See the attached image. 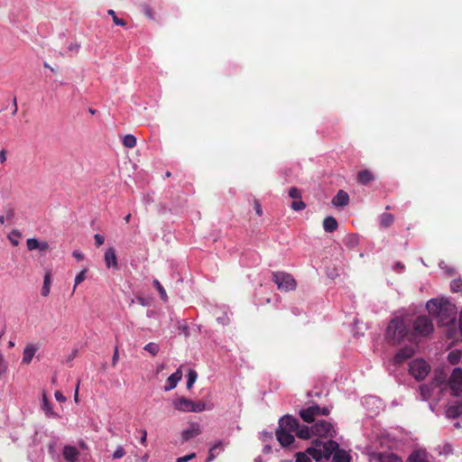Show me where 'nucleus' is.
<instances>
[{
	"instance_id": "f257e3e1",
	"label": "nucleus",
	"mask_w": 462,
	"mask_h": 462,
	"mask_svg": "<svg viewBox=\"0 0 462 462\" xmlns=\"http://www.w3.org/2000/svg\"><path fill=\"white\" fill-rule=\"evenodd\" d=\"M405 318H394L389 323L386 331V338L393 344H400L408 335V324Z\"/></svg>"
},
{
	"instance_id": "f03ea898",
	"label": "nucleus",
	"mask_w": 462,
	"mask_h": 462,
	"mask_svg": "<svg viewBox=\"0 0 462 462\" xmlns=\"http://www.w3.org/2000/svg\"><path fill=\"white\" fill-rule=\"evenodd\" d=\"M337 448L338 443L334 440L315 441L314 446L307 448V453L319 462L322 459L328 460Z\"/></svg>"
},
{
	"instance_id": "7ed1b4c3",
	"label": "nucleus",
	"mask_w": 462,
	"mask_h": 462,
	"mask_svg": "<svg viewBox=\"0 0 462 462\" xmlns=\"http://www.w3.org/2000/svg\"><path fill=\"white\" fill-rule=\"evenodd\" d=\"M430 372V365L422 358H416L410 363L409 373L417 381L424 380Z\"/></svg>"
},
{
	"instance_id": "20e7f679",
	"label": "nucleus",
	"mask_w": 462,
	"mask_h": 462,
	"mask_svg": "<svg viewBox=\"0 0 462 462\" xmlns=\"http://www.w3.org/2000/svg\"><path fill=\"white\" fill-rule=\"evenodd\" d=\"M173 406L182 412H199L206 409V404L203 402H194L184 397L175 400Z\"/></svg>"
},
{
	"instance_id": "39448f33",
	"label": "nucleus",
	"mask_w": 462,
	"mask_h": 462,
	"mask_svg": "<svg viewBox=\"0 0 462 462\" xmlns=\"http://www.w3.org/2000/svg\"><path fill=\"white\" fill-rule=\"evenodd\" d=\"M311 432L313 436L319 438H332L336 434L333 425L325 420H318L312 425Z\"/></svg>"
},
{
	"instance_id": "423d86ee",
	"label": "nucleus",
	"mask_w": 462,
	"mask_h": 462,
	"mask_svg": "<svg viewBox=\"0 0 462 462\" xmlns=\"http://www.w3.org/2000/svg\"><path fill=\"white\" fill-rule=\"evenodd\" d=\"M273 277V282L276 283L279 290L284 291L295 290L296 281L291 274L285 273H274Z\"/></svg>"
},
{
	"instance_id": "0eeeda50",
	"label": "nucleus",
	"mask_w": 462,
	"mask_h": 462,
	"mask_svg": "<svg viewBox=\"0 0 462 462\" xmlns=\"http://www.w3.org/2000/svg\"><path fill=\"white\" fill-rule=\"evenodd\" d=\"M328 408H320L319 405H312L307 409L300 410L299 414L305 422L310 423L313 422L317 417L328 415Z\"/></svg>"
},
{
	"instance_id": "6e6552de",
	"label": "nucleus",
	"mask_w": 462,
	"mask_h": 462,
	"mask_svg": "<svg viewBox=\"0 0 462 462\" xmlns=\"http://www.w3.org/2000/svg\"><path fill=\"white\" fill-rule=\"evenodd\" d=\"M433 329V324L427 317H418L413 322V331L416 335L428 336Z\"/></svg>"
},
{
	"instance_id": "1a4fd4ad",
	"label": "nucleus",
	"mask_w": 462,
	"mask_h": 462,
	"mask_svg": "<svg viewBox=\"0 0 462 462\" xmlns=\"http://www.w3.org/2000/svg\"><path fill=\"white\" fill-rule=\"evenodd\" d=\"M448 384L451 393L454 396H460L462 394V369L456 367L453 369L448 380Z\"/></svg>"
},
{
	"instance_id": "9d476101",
	"label": "nucleus",
	"mask_w": 462,
	"mask_h": 462,
	"mask_svg": "<svg viewBox=\"0 0 462 462\" xmlns=\"http://www.w3.org/2000/svg\"><path fill=\"white\" fill-rule=\"evenodd\" d=\"M293 430L277 428L276 437L282 447H288L294 441Z\"/></svg>"
},
{
	"instance_id": "9b49d317",
	"label": "nucleus",
	"mask_w": 462,
	"mask_h": 462,
	"mask_svg": "<svg viewBox=\"0 0 462 462\" xmlns=\"http://www.w3.org/2000/svg\"><path fill=\"white\" fill-rule=\"evenodd\" d=\"M278 428L287 429V430H291L293 431H296L297 429L299 428V421L292 415L286 414V415H283L279 420V426H278Z\"/></svg>"
},
{
	"instance_id": "f8f14e48",
	"label": "nucleus",
	"mask_w": 462,
	"mask_h": 462,
	"mask_svg": "<svg viewBox=\"0 0 462 462\" xmlns=\"http://www.w3.org/2000/svg\"><path fill=\"white\" fill-rule=\"evenodd\" d=\"M448 302L444 300H439L437 299H431L427 302V309L430 312L434 315L439 317L441 315L442 310L445 306H448Z\"/></svg>"
},
{
	"instance_id": "ddd939ff",
	"label": "nucleus",
	"mask_w": 462,
	"mask_h": 462,
	"mask_svg": "<svg viewBox=\"0 0 462 462\" xmlns=\"http://www.w3.org/2000/svg\"><path fill=\"white\" fill-rule=\"evenodd\" d=\"M182 378V372H181V366L177 369V371L173 374H171L168 379H167V384L165 385L164 387V391L165 392H169L171 390H173L178 383L181 380Z\"/></svg>"
},
{
	"instance_id": "4468645a",
	"label": "nucleus",
	"mask_w": 462,
	"mask_h": 462,
	"mask_svg": "<svg viewBox=\"0 0 462 462\" xmlns=\"http://www.w3.org/2000/svg\"><path fill=\"white\" fill-rule=\"evenodd\" d=\"M414 349L410 346L401 348L395 355L393 362L395 364L402 363L403 361L411 358L414 355Z\"/></svg>"
},
{
	"instance_id": "2eb2a0df",
	"label": "nucleus",
	"mask_w": 462,
	"mask_h": 462,
	"mask_svg": "<svg viewBox=\"0 0 462 462\" xmlns=\"http://www.w3.org/2000/svg\"><path fill=\"white\" fill-rule=\"evenodd\" d=\"M104 258H105L106 266L108 269H110V268L117 269V267H118L117 258H116V250L113 247H109L108 249H106V251L105 252Z\"/></svg>"
},
{
	"instance_id": "dca6fc26",
	"label": "nucleus",
	"mask_w": 462,
	"mask_h": 462,
	"mask_svg": "<svg viewBox=\"0 0 462 462\" xmlns=\"http://www.w3.org/2000/svg\"><path fill=\"white\" fill-rule=\"evenodd\" d=\"M27 249L29 251L39 250L45 252L49 249V245L45 241H39L36 238H28L26 241Z\"/></svg>"
},
{
	"instance_id": "f3484780",
	"label": "nucleus",
	"mask_w": 462,
	"mask_h": 462,
	"mask_svg": "<svg viewBox=\"0 0 462 462\" xmlns=\"http://www.w3.org/2000/svg\"><path fill=\"white\" fill-rule=\"evenodd\" d=\"M226 443H225L223 440L219 439L217 440L208 450V456L207 458V462L213 461L219 454L220 451L224 450V447Z\"/></svg>"
},
{
	"instance_id": "a211bd4d",
	"label": "nucleus",
	"mask_w": 462,
	"mask_h": 462,
	"mask_svg": "<svg viewBox=\"0 0 462 462\" xmlns=\"http://www.w3.org/2000/svg\"><path fill=\"white\" fill-rule=\"evenodd\" d=\"M374 457L378 462H402V459L393 452L376 453Z\"/></svg>"
},
{
	"instance_id": "6ab92c4d",
	"label": "nucleus",
	"mask_w": 462,
	"mask_h": 462,
	"mask_svg": "<svg viewBox=\"0 0 462 462\" xmlns=\"http://www.w3.org/2000/svg\"><path fill=\"white\" fill-rule=\"evenodd\" d=\"M356 180L362 185H368L375 180V176L370 170L365 169L358 171Z\"/></svg>"
},
{
	"instance_id": "aec40b11",
	"label": "nucleus",
	"mask_w": 462,
	"mask_h": 462,
	"mask_svg": "<svg viewBox=\"0 0 462 462\" xmlns=\"http://www.w3.org/2000/svg\"><path fill=\"white\" fill-rule=\"evenodd\" d=\"M79 456V450L73 447L67 445L63 448V457L67 462H77Z\"/></svg>"
},
{
	"instance_id": "412c9836",
	"label": "nucleus",
	"mask_w": 462,
	"mask_h": 462,
	"mask_svg": "<svg viewBox=\"0 0 462 462\" xmlns=\"http://www.w3.org/2000/svg\"><path fill=\"white\" fill-rule=\"evenodd\" d=\"M406 462H430L429 455L424 450H415L407 458Z\"/></svg>"
},
{
	"instance_id": "4be33fe9",
	"label": "nucleus",
	"mask_w": 462,
	"mask_h": 462,
	"mask_svg": "<svg viewBox=\"0 0 462 462\" xmlns=\"http://www.w3.org/2000/svg\"><path fill=\"white\" fill-rule=\"evenodd\" d=\"M446 414L449 418H457L462 414V400L450 404L447 410Z\"/></svg>"
},
{
	"instance_id": "5701e85b",
	"label": "nucleus",
	"mask_w": 462,
	"mask_h": 462,
	"mask_svg": "<svg viewBox=\"0 0 462 462\" xmlns=\"http://www.w3.org/2000/svg\"><path fill=\"white\" fill-rule=\"evenodd\" d=\"M201 433L200 426L198 423H193L190 427L182 431L181 436L184 440H189Z\"/></svg>"
},
{
	"instance_id": "b1692460",
	"label": "nucleus",
	"mask_w": 462,
	"mask_h": 462,
	"mask_svg": "<svg viewBox=\"0 0 462 462\" xmlns=\"http://www.w3.org/2000/svg\"><path fill=\"white\" fill-rule=\"evenodd\" d=\"M333 462H351V456L348 452L344 449H340L339 447L333 452Z\"/></svg>"
},
{
	"instance_id": "393cba45",
	"label": "nucleus",
	"mask_w": 462,
	"mask_h": 462,
	"mask_svg": "<svg viewBox=\"0 0 462 462\" xmlns=\"http://www.w3.org/2000/svg\"><path fill=\"white\" fill-rule=\"evenodd\" d=\"M435 389H436V387L434 385H432L430 383L421 384L419 387V390H420V397H421L422 401L430 400V398L431 397V394H432V391Z\"/></svg>"
},
{
	"instance_id": "a878e982",
	"label": "nucleus",
	"mask_w": 462,
	"mask_h": 462,
	"mask_svg": "<svg viewBox=\"0 0 462 462\" xmlns=\"http://www.w3.org/2000/svg\"><path fill=\"white\" fill-rule=\"evenodd\" d=\"M323 228L326 232L332 233L337 228V221L331 216L327 217L323 220Z\"/></svg>"
},
{
	"instance_id": "bb28decb",
	"label": "nucleus",
	"mask_w": 462,
	"mask_h": 462,
	"mask_svg": "<svg viewBox=\"0 0 462 462\" xmlns=\"http://www.w3.org/2000/svg\"><path fill=\"white\" fill-rule=\"evenodd\" d=\"M37 348L33 346H26L23 349V362L25 364L31 363L33 356L35 355Z\"/></svg>"
},
{
	"instance_id": "cd10ccee",
	"label": "nucleus",
	"mask_w": 462,
	"mask_h": 462,
	"mask_svg": "<svg viewBox=\"0 0 462 462\" xmlns=\"http://www.w3.org/2000/svg\"><path fill=\"white\" fill-rule=\"evenodd\" d=\"M446 382V374L443 371H436L433 379L430 382L436 388L439 387Z\"/></svg>"
},
{
	"instance_id": "c85d7f7f",
	"label": "nucleus",
	"mask_w": 462,
	"mask_h": 462,
	"mask_svg": "<svg viewBox=\"0 0 462 462\" xmlns=\"http://www.w3.org/2000/svg\"><path fill=\"white\" fill-rule=\"evenodd\" d=\"M295 432H296V435L300 439H309L313 436L312 432H311V428H310L308 426H301V427L299 426V428L297 429V430Z\"/></svg>"
},
{
	"instance_id": "c756f323",
	"label": "nucleus",
	"mask_w": 462,
	"mask_h": 462,
	"mask_svg": "<svg viewBox=\"0 0 462 462\" xmlns=\"http://www.w3.org/2000/svg\"><path fill=\"white\" fill-rule=\"evenodd\" d=\"M51 291V273L47 272L44 275L43 279V286L42 289V295L43 297H47L50 294Z\"/></svg>"
},
{
	"instance_id": "7c9ffc66",
	"label": "nucleus",
	"mask_w": 462,
	"mask_h": 462,
	"mask_svg": "<svg viewBox=\"0 0 462 462\" xmlns=\"http://www.w3.org/2000/svg\"><path fill=\"white\" fill-rule=\"evenodd\" d=\"M462 358V352L460 350H453L448 355V360L452 365H457Z\"/></svg>"
},
{
	"instance_id": "2f4dec72",
	"label": "nucleus",
	"mask_w": 462,
	"mask_h": 462,
	"mask_svg": "<svg viewBox=\"0 0 462 462\" xmlns=\"http://www.w3.org/2000/svg\"><path fill=\"white\" fill-rule=\"evenodd\" d=\"M21 236L22 235H21L20 231L14 229V230H12L10 232V234L8 235V239L14 246H17L20 243Z\"/></svg>"
},
{
	"instance_id": "473e14b6",
	"label": "nucleus",
	"mask_w": 462,
	"mask_h": 462,
	"mask_svg": "<svg viewBox=\"0 0 462 462\" xmlns=\"http://www.w3.org/2000/svg\"><path fill=\"white\" fill-rule=\"evenodd\" d=\"M123 144L126 148H134L136 145V138L133 134H126L123 138Z\"/></svg>"
},
{
	"instance_id": "72a5a7b5",
	"label": "nucleus",
	"mask_w": 462,
	"mask_h": 462,
	"mask_svg": "<svg viewBox=\"0 0 462 462\" xmlns=\"http://www.w3.org/2000/svg\"><path fill=\"white\" fill-rule=\"evenodd\" d=\"M393 217L392 214H390V213L382 214L380 222H381V226L383 227L390 226L391 224L393 223Z\"/></svg>"
},
{
	"instance_id": "f704fd0d",
	"label": "nucleus",
	"mask_w": 462,
	"mask_h": 462,
	"mask_svg": "<svg viewBox=\"0 0 462 462\" xmlns=\"http://www.w3.org/2000/svg\"><path fill=\"white\" fill-rule=\"evenodd\" d=\"M154 287L157 289L162 300L165 302L168 301V295L164 290V288L162 286V284L160 283V282L158 280H153L152 282Z\"/></svg>"
},
{
	"instance_id": "c9c22d12",
	"label": "nucleus",
	"mask_w": 462,
	"mask_h": 462,
	"mask_svg": "<svg viewBox=\"0 0 462 462\" xmlns=\"http://www.w3.org/2000/svg\"><path fill=\"white\" fill-rule=\"evenodd\" d=\"M187 377V388L190 389L195 383L198 374L195 370L189 369Z\"/></svg>"
},
{
	"instance_id": "e433bc0d",
	"label": "nucleus",
	"mask_w": 462,
	"mask_h": 462,
	"mask_svg": "<svg viewBox=\"0 0 462 462\" xmlns=\"http://www.w3.org/2000/svg\"><path fill=\"white\" fill-rule=\"evenodd\" d=\"M349 196L348 194L340 189L337 194L334 197V199L331 200V202H348Z\"/></svg>"
},
{
	"instance_id": "4c0bfd02",
	"label": "nucleus",
	"mask_w": 462,
	"mask_h": 462,
	"mask_svg": "<svg viewBox=\"0 0 462 462\" xmlns=\"http://www.w3.org/2000/svg\"><path fill=\"white\" fill-rule=\"evenodd\" d=\"M42 409L48 416H56V413L52 411L51 405L45 395H43L42 398Z\"/></svg>"
},
{
	"instance_id": "58836bf2",
	"label": "nucleus",
	"mask_w": 462,
	"mask_h": 462,
	"mask_svg": "<svg viewBox=\"0 0 462 462\" xmlns=\"http://www.w3.org/2000/svg\"><path fill=\"white\" fill-rule=\"evenodd\" d=\"M143 348L153 356H156L159 352V346L154 342L148 343L147 345L144 346Z\"/></svg>"
},
{
	"instance_id": "ea45409f",
	"label": "nucleus",
	"mask_w": 462,
	"mask_h": 462,
	"mask_svg": "<svg viewBox=\"0 0 462 462\" xmlns=\"http://www.w3.org/2000/svg\"><path fill=\"white\" fill-rule=\"evenodd\" d=\"M107 14L112 16L113 18V22L116 24V25H120V26H125L126 24V23L125 22V20H123L122 18H118L116 14V12L112 9L108 10L107 11Z\"/></svg>"
},
{
	"instance_id": "a19ab883",
	"label": "nucleus",
	"mask_w": 462,
	"mask_h": 462,
	"mask_svg": "<svg viewBox=\"0 0 462 462\" xmlns=\"http://www.w3.org/2000/svg\"><path fill=\"white\" fill-rule=\"evenodd\" d=\"M296 461L295 462H311L310 458V455L306 452H298L296 454Z\"/></svg>"
},
{
	"instance_id": "79ce46f5",
	"label": "nucleus",
	"mask_w": 462,
	"mask_h": 462,
	"mask_svg": "<svg viewBox=\"0 0 462 462\" xmlns=\"http://www.w3.org/2000/svg\"><path fill=\"white\" fill-rule=\"evenodd\" d=\"M125 454V448L123 446H117L114 453L112 454L113 459H119L123 457Z\"/></svg>"
},
{
	"instance_id": "37998d69",
	"label": "nucleus",
	"mask_w": 462,
	"mask_h": 462,
	"mask_svg": "<svg viewBox=\"0 0 462 462\" xmlns=\"http://www.w3.org/2000/svg\"><path fill=\"white\" fill-rule=\"evenodd\" d=\"M451 289L456 292H462V280L456 279L451 282Z\"/></svg>"
},
{
	"instance_id": "c03bdc74",
	"label": "nucleus",
	"mask_w": 462,
	"mask_h": 462,
	"mask_svg": "<svg viewBox=\"0 0 462 462\" xmlns=\"http://www.w3.org/2000/svg\"><path fill=\"white\" fill-rule=\"evenodd\" d=\"M85 273H86V269L82 270L79 274L76 275L75 277V280H74V288L73 290L75 291L77 286L84 281L85 279Z\"/></svg>"
},
{
	"instance_id": "a18cd8bd",
	"label": "nucleus",
	"mask_w": 462,
	"mask_h": 462,
	"mask_svg": "<svg viewBox=\"0 0 462 462\" xmlns=\"http://www.w3.org/2000/svg\"><path fill=\"white\" fill-rule=\"evenodd\" d=\"M289 196L293 199H300V192L297 188H291L289 190Z\"/></svg>"
},
{
	"instance_id": "49530a36",
	"label": "nucleus",
	"mask_w": 462,
	"mask_h": 462,
	"mask_svg": "<svg viewBox=\"0 0 462 462\" xmlns=\"http://www.w3.org/2000/svg\"><path fill=\"white\" fill-rule=\"evenodd\" d=\"M143 12L145 15L150 19H154L155 13L154 11L148 5H143Z\"/></svg>"
},
{
	"instance_id": "de8ad7c7",
	"label": "nucleus",
	"mask_w": 462,
	"mask_h": 462,
	"mask_svg": "<svg viewBox=\"0 0 462 462\" xmlns=\"http://www.w3.org/2000/svg\"><path fill=\"white\" fill-rule=\"evenodd\" d=\"M194 457H195V453H191V454H189L184 457H180L177 458L176 462H188L190 459H192Z\"/></svg>"
},
{
	"instance_id": "09e8293b",
	"label": "nucleus",
	"mask_w": 462,
	"mask_h": 462,
	"mask_svg": "<svg viewBox=\"0 0 462 462\" xmlns=\"http://www.w3.org/2000/svg\"><path fill=\"white\" fill-rule=\"evenodd\" d=\"M94 238H95V241H96V244H97V246L103 245L104 237L101 235L96 234Z\"/></svg>"
},
{
	"instance_id": "8fccbe9b",
	"label": "nucleus",
	"mask_w": 462,
	"mask_h": 462,
	"mask_svg": "<svg viewBox=\"0 0 462 462\" xmlns=\"http://www.w3.org/2000/svg\"><path fill=\"white\" fill-rule=\"evenodd\" d=\"M54 396H55V399L58 401V402H65L66 401V398L63 396V394L57 391L55 393H54Z\"/></svg>"
},
{
	"instance_id": "3c124183",
	"label": "nucleus",
	"mask_w": 462,
	"mask_h": 462,
	"mask_svg": "<svg viewBox=\"0 0 462 462\" xmlns=\"http://www.w3.org/2000/svg\"><path fill=\"white\" fill-rule=\"evenodd\" d=\"M6 162V151L2 149L0 151V163L4 164Z\"/></svg>"
},
{
	"instance_id": "603ef678",
	"label": "nucleus",
	"mask_w": 462,
	"mask_h": 462,
	"mask_svg": "<svg viewBox=\"0 0 462 462\" xmlns=\"http://www.w3.org/2000/svg\"><path fill=\"white\" fill-rule=\"evenodd\" d=\"M306 204H291V208L295 211H300L305 208Z\"/></svg>"
},
{
	"instance_id": "864d4df0",
	"label": "nucleus",
	"mask_w": 462,
	"mask_h": 462,
	"mask_svg": "<svg viewBox=\"0 0 462 462\" xmlns=\"http://www.w3.org/2000/svg\"><path fill=\"white\" fill-rule=\"evenodd\" d=\"M72 254L78 261H82L84 258L83 254L79 251H74Z\"/></svg>"
},
{
	"instance_id": "5fc2aeb1",
	"label": "nucleus",
	"mask_w": 462,
	"mask_h": 462,
	"mask_svg": "<svg viewBox=\"0 0 462 462\" xmlns=\"http://www.w3.org/2000/svg\"><path fill=\"white\" fill-rule=\"evenodd\" d=\"M79 383H78V384L76 386V389H75V392H74V401L76 402H79Z\"/></svg>"
},
{
	"instance_id": "6e6d98bb",
	"label": "nucleus",
	"mask_w": 462,
	"mask_h": 462,
	"mask_svg": "<svg viewBox=\"0 0 462 462\" xmlns=\"http://www.w3.org/2000/svg\"><path fill=\"white\" fill-rule=\"evenodd\" d=\"M117 360H118V350L116 349V351H115V353L113 355V357H112V364H113V365H115L116 364Z\"/></svg>"
},
{
	"instance_id": "4d7b16f0",
	"label": "nucleus",
	"mask_w": 462,
	"mask_h": 462,
	"mask_svg": "<svg viewBox=\"0 0 462 462\" xmlns=\"http://www.w3.org/2000/svg\"><path fill=\"white\" fill-rule=\"evenodd\" d=\"M137 301L142 305V306H147L149 303L148 301L143 298V297H138L137 298Z\"/></svg>"
},
{
	"instance_id": "13d9d810",
	"label": "nucleus",
	"mask_w": 462,
	"mask_h": 462,
	"mask_svg": "<svg viewBox=\"0 0 462 462\" xmlns=\"http://www.w3.org/2000/svg\"><path fill=\"white\" fill-rule=\"evenodd\" d=\"M254 210H255L256 214H257L259 217H260V216H262L263 211H262V208H261L260 204H255V206H254Z\"/></svg>"
},
{
	"instance_id": "bf43d9fd",
	"label": "nucleus",
	"mask_w": 462,
	"mask_h": 462,
	"mask_svg": "<svg viewBox=\"0 0 462 462\" xmlns=\"http://www.w3.org/2000/svg\"><path fill=\"white\" fill-rule=\"evenodd\" d=\"M146 437H147V432H146V430H143V436L141 437V442L143 444H144L146 442Z\"/></svg>"
},
{
	"instance_id": "052dcab7",
	"label": "nucleus",
	"mask_w": 462,
	"mask_h": 462,
	"mask_svg": "<svg viewBox=\"0 0 462 462\" xmlns=\"http://www.w3.org/2000/svg\"><path fill=\"white\" fill-rule=\"evenodd\" d=\"M459 330H460L461 335H462V309H461L460 317H459Z\"/></svg>"
},
{
	"instance_id": "680f3d73",
	"label": "nucleus",
	"mask_w": 462,
	"mask_h": 462,
	"mask_svg": "<svg viewBox=\"0 0 462 462\" xmlns=\"http://www.w3.org/2000/svg\"><path fill=\"white\" fill-rule=\"evenodd\" d=\"M79 446L80 448H82L83 449H87L88 448V446L86 445V443L84 441H80L79 442Z\"/></svg>"
},
{
	"instance_id": "e2e57ef3",
	"label": "nucleus",
	"mask_w": 462,
	"mask_h": 462,
	"mask_svg": "<svg viewBox=\"0 0 462 462\" xmlns=\"http://www.w3.org/2000/svg\"><path fill=\"white\" fill-rule=\"evenodd\" d=\"M14 106H15L14 113H16V111H17L16 98L14 99Z\"/></svg>"
},
{
	"instance_id": "0e129e2a",
	"label": "nucleus",
	"mask_w": 462,
	"mask_h": 462,
	"mask_svg": "<svg viewBox=\"0 0 462 462\" xmlns=\"http://www.w3.org/2000/svg\"><path fill=\"white\" fill-rule=\"evenodd\" d=\"M130 217H131V214H128V215L125 217V220L126 222H129Z\"/></svg>"
},
{
	"instance_id": "69168bd1",
	"label": "nucleus",
	"mask_w": 462,
	"mask_h": 462,
	"mask_svg": "<svg viewBox=\"0 0 462 462\" xmlns=\"http://www.w3.org/2000/svg\"><path fill=\"white\" fill-rule=\"evenodd\" d=\"M0 223H2V224L5 223V217L4 216H0Z\"/></svg>"
},
{
	"instance_id": "338daca9",
	"label": "nucleus",
	"mask_w": 462,
	"mask_h": 462,
	"mask_svg": "<svg viewBox=\"0 0 462 462\" xmlns=\"http://www.w3.org/2000/svg\"><path fill=\"white\" fill-rule=\"evenodd\" d=\"M163 368H164V365H160V366L158 367V372H160V371H161V370H162Z\"/></svg>"
},
{
	"instance_id": "774afa93",
	"label": "nucleus",
	"mask_w": 462,
	"mask_h": 462,
	"mask_svg": "<svg viewBox=\"0 0 462 462\" xmlns=\"http://www.w3.org/2000/svg\"><path fill=\"white\" fill-rule=\"evenodd\" d=\"M8 345H9V346H14L13 341H9Z\"/></svg>"
}]
</instances>
